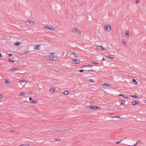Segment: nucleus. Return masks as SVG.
Here are the masks:
<instances>
[{"instance_id": "obj_16", "label": "nucleus", "mask_w": 146, "mask_h": 146, "mask_svg": "<svg viewBox=\"0 0 146 146\" xmlns=\"http://www.w3.org/2000/svg\"><path fill=\"white\" fill-rule=\"evenodd\" d=\"M121 105L123 104H125V101L123 100H120L119 101Z\"/></svg>"}, {"instance_id": "obj_38", "label": "nucleus", "mask_w": 146, "mask_h": 146, "mask_svg": "<svg viewBox=\"0 0 146 146\" xmlns=\"http://www.w3.org/2000/svg\"><path fill=\"white\" fill-rule=\"evenodd\" d=\"M84 71V70H79V72H83Z\"/></svg>"}, {"instance_id": "obj_33", "label": "nucleus", "mask_w": 146, "mask_h": 146, "mask_svg": "<svg viewBox=\"0 0 146 146\" xmlns=\"http://www.w3.org/2000/svg\"><path fill=\"white\" fill-rule=\"evenodd\" d=\"M5 83H9V82L8 81V80H6L5 81Z\"/></svg>"}, {"instance_id": "obj_43", "label": "nucleus", "mask_w": 146, "mask_h": 146, "mask_svg": "<svg viewBox=\"0 0 146 146\" xmlns=\"http://www.w3.org/2000/svg\"><path fill=\"white\" fill-rule=\"evenodd\" d=\"M57 132H60V129L56 130Z\"/></svg>"}, {"instance_id": "obj_17", "label": "nucleus", "mask_w": 146, "mask_h": 146, "mask_svg": "<svg viewBox=\"0 0 146 146\" xmlns=\"http://www.w3.org/2000/svg\"><path fill=\"white\" fill-rule=\"evenodd\" d=\"M72 54H73L74 55V56L75 57H77V56H78L77 54L76 53H71L70 54V55L71 56V55Z\"/></svg>"}, {"instance_id": "obj_26", "label": "nucleus", "mask_w": 146, "mask_h": 146, "mask_svg": "<svg viewBox=\"0 0 146 146\" xmlns=\"http://www.w3.org/2000/svg\"><path fill=\"white\" fill-rule=\"evenodd\" d=\"M130 96L132 97H134V98H138V96H135V95H131V96Z\"/></svg>"}, {"instance_id": "obj_39", "label": "nucleus", "mask_w": 146, "mask_h": 146, "mask_svg": "<svg viewBox=\"0 0 146 146\" xmlns=\"http://www.w3.org/2000/svg\"><path fill=\"white\" fill-rule=\"evenodd\" d=\"M8 55L9 56H12V54H8Z\"/></svg>"}, {"instance_id": "obj_22", "label": "nucleus", "mask_w": 146, "mask_h": 146, "mask_svg": "<svg viewBox=\"0 0 146 146\" xmlns=\"http://www.w3.org/2000/svg\"><path fill=\"white\" fill-rule=\"evenodd\" d=\"M132 81L133 82L135 83V84H137V82H136V81L135 79H132Z\"/></svg>"}, {"instance_id": "obj_27", "label": "nucleus", "mask_w": 146, "mask_h": 146, "mask_svg": "<svg viewBox=\"0 0 146 146\" xmlns=\"http://www.w3.org/2000/svg\"><path fill=\"white\" fill-rule=\"evenodd\" d=\"M119 96H122L123 97V98H125V97H126V96L125 95H123V94H119Z\"/></svg>"}, {"instance_id": "obj_25", "label": "nucleus", "mask_w": 146, "mask_h": 146, "mask_svg": "<svg viewBox=\"0 0 146 146\" xmlns=\"http://www.w3.org/2000/svg\"><path fill=\"white\" fill-rule=\"evenodd\" d=\"M77 31V30L76 29H73V31H72V32L73 33V32H75V31H76V32Z\"/></svg>"}, {"instance_id": "obj_53", "label": "nucleus", "mask_w": 146, "mask_h": 146, "mask_svg": "<svg viewBox=\"0 0 146 146\" xmlns=\"http://www.w3.org/2000/svg\"><path fill=\"white\" fill-rule=\"evenodd\" d=\"M106 88V87H104V89Z\"/></svg>"}, {"instance_id": "obj_11", "label": "nucleus", "mask_w": 146, "mask_h": 146, "mask_svg": "<svg viewBox=\"0 0 146 146\" xmlns=\"http://www.w3.org/2000/svg\"><path fill=\"white\" fill-rule=\"evenodd\" d=\"M21 44V42H18L15 43V46H17L20 45Z\"/></svg>"}, {"instance_id": "obj_37", "label": "nucleus", "mask_w": 146, "mask_h": 146, "mask_svg": "<svg viewBox=\"0 0 146 146\" xmlns=\"http://www.w3.org/2000/svg\"><path fill=\"white\" fill-rule=\"evenodd\" d=\"M121 141H122V140H121L119 141H117V142H116V143L117 144H118L120 143V142Z\"/></svg>"}, {"instance_id": "obj_32", "label": "nucleus", "mask_w": 146, "mask_h": 146, "mask_svg": "<svg viewBox=\"0 0 146 146\" xmlns=\"http://www.w3.org/2000/svg\"><path fill=\"white\" fill-rule=\"evenodd\" d=\"M55 140L56 141H60V139L58 138H56L55 139Z\"/></svg>"}, {"instance_id": "obj_35", "label": "nucleus", "mask_w": 146, "mask_h": 146, "mask_svg": "<svg viewBox=\"0 0 146 146\" xmlns=\"http://www.w3.org/2000/svg\"><path fill=\"white\" fill-rule=\"evenodd\" d=\"M91 63L92 64H98V63L96 62H94L92 61L91 62Z\"/></svg>"}, {"instance_id": "obj_8", "label": "nucleus", "mask_w": 146, "mask_h": 146, "mask_svg": "<svg viewBox=\"0 0 146 146\" xmlns=\"http://www.w3.org/2000/svg\"><path fill=\"white\" fill-rule=\"evenodd\" d=\"M102 86H105L106 87H109L111 86L110 84H108L106 83H104L102 85Z\"/></svg>"}, {"instance_id": "obj_6", "label": "nucleus", "mask_w": 146, "mask_h": 146, "mask_svg": "<svg viewBox=\"0 0 146 146\" xmlns=\"http://www.w3.org/2000/svg\"><path fill=\"white\" fill-rule=\"evenodd\" d=\"M40 45H36L34 48L35 50H40Z\"/></svg>"}, {"instance_id": "obj_46", "label": "nucleus", "mask_w": 146, "mask_h": 146, "mask_svg": "<svg viewBox=\"0 0 146 146\" xmlns=\"http://www.w3.org/2000/svg\"><path fill=\"white\" fill-rule=\"evenodd\" d=\"M3 97V95H0V98H2Z\"/></svg>"}, {"instance_id": "obj_7", "label": "nucleus", "mask_w": 146, "mask_h": 146, "mask_svg": "<svg viewBox=\"0 0 146 146\" xmlns=\"http://www.w3.org/2000/svg\"><path fill=\"white\" fill-rule=\"evenodd\" d=\"M49 59L52 60H56V58L54 57V56H49Z\"/></svg>"}, {"instance_id": "obj_1", "label": "nucleus", "mask_w": 146, "mask_h": 146, "mask_svg": "<svg viewBox=\"0 0 146 146\" xmlns=\"http://www.w3.org/2000/svg\"><path fill=\"white\" fill-rule=\"evenodd\" d=\"M44 28L53 31L54 30L55 27L50 25H46L44 27Z\"/></svg>"}, {"instance_id": "obj_15", "label": "nucleus", "mask_w": 146, "mask_h": 146, "mask_svg": "<svg viewBox=\"0 0 146 146\" xmlns=\"http://www.w3.org/2000/svg\"><path fill=\"white\" fill-rule=\"evenodd\" d=\"M105 56L106 57L110 59H113V57H110V55H106Z\"/></svg>"}, {"instance_id": "obj_51", "label": "nucleus", "mask_w": 146, "mask_h": 146, "mask_svg": "<svg viewBox=\"0 0 146 146\" xmlns=\"http://www.w3.org/2000/svg\"><path fill=\"white\" fill-rule=\"evenodd\" d=\"M102 60H105L104 58H103Z\"/></svg>"}, {"instance_id": "obj_48", "label": "nucleus", "mask_w": 146, "mask_h": 146, "mask_svg": "<svg viewBox=\"0 0 146 146\" xmlns=\"http://www.w3.org/2000/svg\"><path fill=\"white\" fill-rule=\"evenodd\" d=\"M109 29H110V30H111V26H109Z\"/></svg>"}, {"instance_id": "obj_14", "label": "nucleus", "mask_w": 146, "mask_h": 146, "mask_svg": "<svg viewBox=\"0 0 146 146\" xmlns=\"http://www.w3.org/2000/svg\"><path fill=\"white\" fill-rule=\"evenodd\" d=\"M129 33L127 31L125 32V35L127 37H129Z\"/></svg>"}, {"instance_id": "obj_45", "label": "nucleus", "mask_w": 146, "mask_h": 146, "mask_svg": "<svg viewBox=\"0 0 146 146\" xmlns=\"http://www.w3.org/2000/svg\"><path fill=\"white\" fill-rule=\"evenodd\" d=\"M125 98H127L128 99H130V98L126 96Z\"/></svg>"}, {"instance_id": "obj_23", "label": "nucleus", "mask_w": 146, "mask_h": 146, "mask_svg": "<svg viewBox=\"0 0 146 146\" xmlns=\"http://www.w3.org/2000/svg\"><path fill=\"white\" fill-rule=\"evenodd\" d=\"M109 27L108 26H105L104 27V29L106 30H107L108 29V27Z\"/></svg>"}, {"instance_id": "obj_36", "label": "nucleus", "mask_w": 146, "mask_h": 146, "mask_svg": "<svg viewBox=\"0 0 146 146\" xmlns=\"http://www.w3.org/2000/svg\"><path fill=\"white\" fill-rule=\"evenodd\" d=\"M89 80L91 82H94V81L92 79H90Z\"/></svg>"}, {"instance_id": "obj_49", "label": "nucleus", "mask_w": 146, "mask_h": 146, "mask_svg": "<svg viewBox=\"0 0 146 146\" xmlns=\"http://www.w3.org/2000/svg\"><path fill=\"white\" fill-rule=\"evenodd\" d=\"M2 54L1 53H0V58L2 57Z\"/></svg>"}, {"instance_id": "obj_19", "label": "nucleus", "mask_w": 146, "mask_h": 146, "mask_svg": "<svg viewBox=\"0 0 146 146\" xmlns=\"http://www.w3.org/2000/svg\"><path fill=\"white\" fill-rule=\"evenodd\" d=\"M76 33L78 34L79 35H80L81 33V32L80 30H78L77 31Z\"/></svg>"}, {"instance_id": "obj_50", "label": "nucleus", "mask_w": 146, "mask_h": 146, "mask_svg": "<svg viewBox=\"0 0 146 146\" xmlns=\"http://www.w3.org/2000/svg\"><path fill=\"white\" fill-rule=\"evenodd\" d=\"M115 117L120 118L118 116H116Z\"/></svg>"}, {"instance_id": "obj_20", "label": "nucleus", "mask_w": 146, "mask_h": 146, "mask_svg": "<svg viewBox=\"0 0 146 146\" xmlns=\"http://www.w3.org/2000/svg\"><path fill=\"white\" fill-rule=\"evenodd\" d=\"M93 66V65L91 64H88L85 66V67H92Z\"/></svg>"}, {"instance_id": "obj_54", "label": "nucleus", "mask_w": 146, "mask_h": 146, "mask_svg": "<svg viewBox=\"0 0 146 146\" xmlns=\"http://www.w3.org/2000/svg\"><path fill=\"white\" fill-rule=\"evenodd\" d=\"M25 53H27V52H25Z\"/></svg>"}, {"instance_id": "obj_34", "label": "nucleus", "mask_w": 146, "mask_h": 146, "mask_svg": "<svg viewBox=\"0 0 146 146\" xmlns=\"http://www.w3.org/2000/svg\"><path fill=\"white\" fill-rule=\"evenodd\" d=\"M45 58L46 59H49V56H45Z\"/></svg>"}, {"instance_id": "obj_30", "label": "nucleus", "mask_w": 146, "mask_h": 146, "mask_svg": "<svg viewBox=\"0 0 146 146\" xmlns=\"http://www.w3.org/2000/svg\"><path fill=\"white\" fill-rule=\"evenodd\" d=\"M54 53L53 52H50L49 53L50 55L51 56L53 55L54 54Z\"/></svg>"}, {"instance_id": "obj_10", "label": "nucleus", "mask_w": 146, "mask_h": 146, "mask_svg": "<svg viewBox=\"0 0 146 146\" xmlns=\"http://www.w3.org/2000/svg\"><path fill=\"white\" fill-rule=\"evenodd\" d=\"M132 104L133 105H135L138 104L137 101H133L132 102Z\"/></svg>"}, {"instance_id": "obj_41", "label": "nucleus", "mask_w": 146, "mask_h": 146, "mask_svg": "<svg viewBox=\"0 0 146 146\" xmlns=\"http://www.w3.org/2000/svg\"><path fill=\"white\" fill-rule=\"evenodd\" d=\"M29 100H30V101H31V100H32L33 99V98H31V97H30V98H29Z\"/></svg>"}, {"instance_id": "obj_2", "label": "nucleus", "mask_w": 146, "mask_h": 146, "mask_svg": "<svg viewBox=\"0 0 146 146\" xmlns=\"http://www.w3.org/2000/svg\"><path fill=\"white\" fill-rule=\"evenodd\" d=\"M35 23V21L33 20H28V26H33Z\"/></svg>"}, {"instance_id": "obj_5", "label": "nucleus", "mask_w": 146, "mask_h": 146, "mask_svg": "<svg viewBox=\"0 0 146 146\" xmlns=\"http://www.w3.org/2000/svg\"><path fill=\"white\" fill-rule=\"evenodd\" d=\"M98 49L101 50H106L104 48H103L102 46H97Z\"/></svg>"}, {"instance_id": "obj_40", "label": "nucleus", "mask_w": 146, "mask_h": 146, "mask_svg": "<svg viewBox=\"0 0 146 146\" xmlns=\"http://www.w3.org/2000/svg\"><path fill=\"white\" fill-rule=\"evenodd\" d=\"M24 81H23V80H21V81H19V82L20 83H21L22 82H24Z\"/></svg>"}, {"instance_id": "obj_12", "label": "nucleus", "mask_w": 146, "mask_h": 146, "mask_svg": "<svg viewBox=\"0 0 146 146\" xmlns=\"http://www.w3.org/2000/svg\"><path fill=\"white\" fill-rule=\"evenodd\" d=\"M50 92L53 93L54 92V90L53 88H51L50 89Z\"/></svg>"}, {"instance_id": "obj_47", "label": "nucleus", "mask_w": 146, "mask_h": 146, "mask_svg": "<svg viewBox=\"0 0 146 146\" xmlns=\"http://www.w3.org/2000/svg\"><path fill=\"white\" fill-rule=\"evenodd\" d=\"M138 3V0H137V1H135V3Z\"/></svg>"}, {"instance_id": "obj_44", "label": "nucleus", "mask_w": 146, "mask_h": 146, "mask_svg": "<svg viewBox=\"0 0 146 146\" xmlns=\"http://www.w3.org/2000/svg\"><path fill=\"white\" fill-rule=\"evenodd\" d=\"M22 145V146H27V145L26 144H23Z\"/></svg>"}, {"instance_id": "obj_42", "label": "nucleus", "mask_w": 146, "mask_h": 146, "mask_svg": "<svg viewBox=\"0 0 146 146\" xmlns=\"http://www.w3.org/2000/svg\"><path fill=\"white\" fill-rule=\"evenodd\" d=\"M137 145V144H135L133 145H128V146H135V145Z\"/></svg>"}, {"instance_id": "obj_18", "label": "nucleus", "mask_w": 146, "mask_h": 146, "mask_svg": "<svg viewBox=\"0 0 146 146\" xmlns=\"http://www.w3.org/2000/svg\"><path fill=\"white\" fill-rule=\"evenodd\" d=\"M69 93V91H66L64 92L63 94L65 95H67Z\"/></svg>"}, {"instance_id": "obj_4", "label": "nucleus", "mask_w": 146, "mask_h": 146, "mask_svg": "<svg viewBox=\"0 0 146 146\" xmlns=\"http://www.w3.org/2000/svg\"><path fill=\"white\" fill-rule=\"evenodd\" d=\"M88 107L90 108L91 110H94V109H99L100 107L96 106H88Z\"/></svg>"}, {"instance_id": "obj_21", "label": "nucleus", "mask_w": 146, "mask_h": 146, "mask_svg": "<svg viewBox=\"0 0 146 146\" xmlns=\"http://www.w3.org/2000/svg\"><path fill=\"white\" fill-rule=\"evenodd\" d=\"M66 131V129H60V132H64Z\"/></svg>"}, {"instance_id": "obj_28", "label": "nucleus", "mask_w": 146, "mask_h": 146, "mask_svg": "<svg viewBox=\"0 0 146 146\" xmlns=\"http://www.w3.org/2000/svg\"><path fill=\"white\" fill-rule=\"evenodd\" d=\"M9 61L11 62H14L15 61L13 60H11V58H9Z\"/></svg>"}, {"instance_id": "obj_29", "label": "nucleus", "mask_w": 146, "mask_h": 146, "mask_svg": "<svg viewBox=\"0 0 146 146\" xmlns=\"http://www.w3.org/2000/svg\"><path fill=\"white\" fill-rule=\"evenodd\" d=\"M141 143V141L139 140L137 141V143L135 144H137V145L138 143Z\"/></svg>"}, {"instance_id": "obj_24", "label": "nucleus", "mask_w": 146, "mask_h": 146, "mask_svg": "<svg viewBox=\"0 0 146 146\" xmlns=\"http://www.w3.org/2000/svg\"><path fill=\"white\" fill-rule=\"evenodd\" d=\"M37 102V101L36 100H34L33 101L31 102L30 103H36Z\"/></svg>"}, {"instance_id": "obj_3", "label": "nucleus", "mask_w": 146, "mask_h": 146, "mask_svg": "<svg viewBox=\"0 0 146 146\" xmlns=\"http://www.w3.org/2000/svg\"><path fill=\"white\" fill-rule=\"evenodd\" d=\"M72 62L74 64H78L80 63V61L78 59L73 60Z\"/></svg>"}, {"instance_id": "obj_52", "label": "nucleus", "mask_w": 146, "mask_h": 146, "mask_svg": "<svg viewBox=\"0 0 146 146\" xmlns=\"http://www.w3.org/2000/svg\"><path fill=\"white\" fill-rule=\"evenodd\" d=\"M85 66H83L82 67H81V68H83V67H85Z\"/></svg>"}, {"instance_id": "obj_9", "label": "nucleus", "mask_w": 146, "mask_h": 146, "mask_svg": "<svg viewBox=\"0 0 146 146\" xmlns=\"http://www.w3.org/2000/svg\"><path fill=\"white\" fill-rule=\"evenodd\" d=\"M18 69L17 68H14L11 69L10 70L13 72H15L16 70H17Z\"/></svg>"}, {"instance_id": "obj_31", "label": "nucleus", "mask_w": 146, "mask_h": 146, "mask_svg": "<svg viewBox=\"0 0 146 146\" xmlns=\"http://www.w3.org/2000/svg\"><path fill=\"white\" fill-rule=\"evenodd\" d=\"M123 43L124 44V45H125L126 44V42L124 40H123Z\"/></svg>"}, {"instance_id": "obj_13", "label": "nucleus", "mask_w": 146, "mask_h": 146, "mask_svg": "<svg viewBox=\"0 0 146 146\" xmlns=\"http://www.w3.org/2000/svg\"><path fill=\"white\" fill-rule=\"evenodd\" d=\"M26 94V93L25 92H22L21 93L19 94V96H22L23 95H24Z\"/></svg>"}, {"instance_id": "obj_55", "label": "nucleus", "mask_w": 146, "mask_h": 146, "mask_svg": "<svg viewBox=\"0 0 146 146\" xmlns=\"http://www.w3.org/2000/svg\"><path fill=\"white\" fill-rule=\"evenodd\" d=\"M145 102H146V100H145Z\"/></svg>"}]
</instances>
